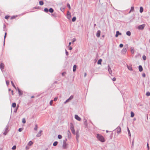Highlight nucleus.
Returning <instances> with one entry per match:
<instances>
[{
  "label": "nucleus",
  "mask_w": 150,
  "mask_h": 150,
  "mask_svg": "<svg viewBox=\"0 0 150 150\" xmlns=\"http://www.w3.org/2000/svg\"><path fill=\"white\" fill-rule=\"evenodd\" d=\"M96 137L101 142H105V140L103 137L101 135L99 134H97Z\"/></svg>",
  "instance_id": "obj_1"
},
{
  "label": "nucleus",
  "mask_w": 150,
  "mask_h": 150,
  "mask_svg": "<svg viewBox=\"0 0 150 150\" xmlns=\"http://www.w3.org/2000/svg\"><path fill=\"white\" fill-rule=\"evenodd\" d=\"M73 98V96H71L69 97V98L67 100L64 102V103L65 104H66L68 102H70V100H72Z\"/></svg>",
  "instance_id": "obj_2"
},
{
  "label": "nucleus",
  "mask_w": 150,
  "mask_h": 150,
  "mask_svg": "<svg viewBox=\"0 0 150 150\" xmlns=\"http://www.w3.org/2000/svg\"><path fill=\"white\" fill-rule=\"evenodd\" d=\"M8 125H7L5 128V130L3 133V134L4 135H6L8 132Z\"/></svg>",
  "instance_id": "obj_3"
},
{
  "label": "nucleus",
  "mask_w": 150,
  "mask_h": 150,
  "mask_svg": "<svg viewBox=\"0 0 150 150\" xmlns=\"http://www.w3.org/2000/svg\"><path fill=\"white\" fill-rule=\"evenodd\" d=\"M145 26V24H143L142 25H139L138 27V29L139 30H143L144 29Z\"/></svg>",
  "instance_id": "obj_4"
},
{
  "label": "nucleus",
  "mask_w": 150,
  "mask_h": 150,
  "mask_svg": "<svg viewBox=\"0 0 150 150\" xmlns=\"http://www.w3.org/2000/svg\"><path fill=\"white\" fill-rule=\"evenodd\" d=\"M67 145L68 144H67L66 142L64 141L63 142V144L62 145L63 148L65 149H67Z\"/></svg>",
  "instance_id": "obj_5"
},
{
  "label": "nucleus",
  "mask_w": 150,
  "mask_h": 150,
  "mask_svg": "<svg viewBox=\"0 0 150 150\" xmlns=\"http://www.w3.org/2000/svg\"><path fill=\"white\" fill-rule=\"evenodd\" d=\"M127 49V47H125L122 50V54H125L126 52Z\"/></svg>",
  "instance_id": "obj_6"
},
{
  "label": "nucleus",
  "mask_w": 150,
  "mask_h": 150,
  "mask_svg": "<svg viewBox=\"0 0 150 150\" xmlns=\"http://www.w3.org/2000/svg\"><path fill=\"white\" fill-rule=\"evenodd\" d=\"M70 129L71 130L72 133L74 134H75V131L74 130V127L72 125L71 126Z\"/></svg>",
  "instance_id": "obj_7"
},
{
  "label": "nucleus",
  "mask_w": 150,
  "mask_h": 150,
  "mask_svg": "<svg viewBox=\"0 0 150 150\" xmlns=\"http://www.w3.org/2000/svg\"><path fill=\"white\" fill-rule=\"evenodd\" d=\"M4 65L3 63H1L0 64V68L2 71H3V69L4 68Z\"/></svg>",
  "instance_id": "obj_8"
},
{
  "label": "nucleus",
  "mask_w": 150,
  "mask_h": 150,
  "mask_svg": "<svg viewBox=\"0 0 150 150\" xmlns=\"http://www.w3.org/2000/svg\"><path fill=\"white\" fill-rule=\"evenodd\" d=\"M76 138L77 141L78 142H79V131H77L76 134Z\"/></svg>",
  "instance_id": "obj_9"
},
{
  "label": "nucleus",
  "mask_w": 150,
  "mask_h": 150,
  "mask_svg": "<svg viewBox=\"0 0 150 150\" xmlns=\"http://www.w3.org/2000/svg\"><path fill=\"white\" fill-rule=\"evenodd\" d=\"M108 68L109 73L110 74H111L112 71L111 68L109 65H108Z\"/></svg>",
  "instance_id": "obj_10"
},
{
  "label": "nucleus",
  "mask_w": 150,
  "mask_h": 150,
  "mask_svg": "<svg viewBox=\"0 0 150 150\" xmlns=\"http://www.w3.org/2000/svg\"><path fill=\"white\" fill-rule=\"evenodd\" d=\"M117 133L119 134L121 132V128L120 127H118L117 129Z\"/></svg>",
  "instance_id": "obj_11"
},
{
  "label": "nucleus",
  "mask_w": 150,
  "mask_h": 150,
  "mask_svg": "<svg viewBox=\"0 0 150 150\" xmlns=\"http://www.w3.org/2000/svg\"><path fill=\"white\" fill-rule=\"evenodd\" d=\"M75 118L78 121H80L81 120V118L77 115H75Z\"/></svg>",
  "instance_id": "obj_12"
},
{
  "label": "nucleus",
  "mask_w": 150,
  "mask_h": 150,
  "mask_svg": "<svg viewBox=\"0 0 150 150\" xmlns=\"http://www.w3.org/2000/svg\"><path fill=\"white\" fill-rule=\"evenodd\" d=\"M17 90L18 92V94L19 96H21L23 95V91H21L18 88H17Z\"/></svg>",
  "instance_id": "obj_13"
},
{
  "label": "nucleus",
  "mask_w": 150,
  "mask_h": 150,
  "mask_svg": "<svg viewBox=\"0 0 150 150\" xmlns=\"http://www.w3.org/2000/svg\"><path fill=\"white\" fill-rule=\"evenodd\" d=\"M68 137L69 138H70L71 137V135L70 132L69 130L67 131Z\"/></svg>",
  "instance_id": "obj_14"
},
{
  "label": "nucleus",
  "mask_w": 150,
  "mask_h": 150,
  "mask_svg": "<svg viewBox=\"0 0 150 150\" xmlns=\"http://www.w3.org/2000/svg\"><path fill=\"white\" fill-rule=\"evenodd\" d=\"M100 30H98L97 31V32L96 33V36L97 37H99L100 36Z\"/></svg>",
  "instance_id": "obj_15"
},
{
  "label": "nucleus",
  "mask_w": 150,
  "mask_h": 150,
  "mask_svg": "<svg viewBox=\"0 0 150 150\" xmlns=\"http://www.w3.org/2000/svg\"><path fill=\"white\" fill-rule=\"evenodd\" d=\"M42 132V131L40 130V131L36 135V137H40L41 135V133Z\"/></svg>",
  "instance_id": "obj_16"
},
{
  "label": "nucleus",
  "mask_w": 150,
  "mask_h": 150,
  "mask_svg": "<svg viewBox=\"0 0 150 150\" xmlns=\"http://www.w3.org/2000/svg\"><path fill=\"white\" fill-rule=\"evenodd\" d=\"M121 34H122L121 33H120L119 31H116V34L115 35V36L116 37H117L118 36V35H121Z\"/></svg>",
  "instance_id": "obj_17"
},
{
  "label": "nucleus",
  "mask_w": 150,
  "mask_h": 150,
  "mask_svg": "<svg viewBox=\"0 0 150 150\" xmlns=\"http://www.w3.org/2000/svg\"><path fill=\"white\" fill-rule=\"evenodd\" d=\"M127 68L130 71H133V69L132 68V67L131 66H129L128 65H127Z\"/></svg>",
  "instance_id": "obj_18"
},
{
  "label": "nucleus",
  "mask_w": 150,
  "mask_h": 150,
  "mask_svg": "<svg viewBox=\"0 0 150 150\" xmlns=\"http://www.w3.org/2000/svg\"><path fill=\"white\" fill-rule=\"evenodd\" d=\"M139 69L140 72L142 71L143 70V68L142 66L139 65Z\"/></svg>",
  "instance_id": "obj_19"
},
{
  "label": "nucleus",
  "mask_w": 150,
  "mask_h": 150,
  "mask_svg": "<svg viewBox=\"0 0 150 150\" xmlns=\"http://www.w3.org/2000/svg\"><path fill=\"white\" fill-rule=\"evenodd\" d=\"M71 16L70 13L69 14H67V18L69 20H70L71 18Z\"/></svg>",
  "instance_id": "obj_20"
},
{
  "label": "nucleus",
  "mask_w": 150,
  "mask_h": 150,
  "mask_svg": "<svg viewBox=\"0 0 150 150\" xmlns=\"http://www.w3.org/2000/svg\"><path fill=\"white\" fill-rule=\"evenodd\" d=\"M76 65H74L73 66V71L74 72L76 71Z\"/></svg>",
  "instance_id": "obj_21"
},
{
  "label": "nucleus",
  "mask_w": 150,
  "mask_h": 150,
  "mask_svg": "<svg viewBox=\"0 0 150 150\" xmlns=\"http://www.w3.org/2000/svg\"><path fill=\"white\" fill-rule=\"evenodd\" d=\"M102 62V59H99L97 62V64H101V62Z\"/></svg>",
  "instance_id": "obj_22"
},
{
  "label": "nucleus",
  "mask_w": 150,
  "mask_h": 150,
  "mask_svg": "<svg viewBox=\"0 0 150 150\" xmlns=\"http://www.w3.org/2000/svg\"><path fill=\"white\" fill-rule=\"evenodd\" d=\"M130 50L131 52L133 54L134 52V48L133 47H132L130 48Z\"/></svg>",
  "instance_id": "obj_23"
},
{
  "label": "nucleus",
  "mask_w": 150,
  "mask_h": 150,
  "mask_svg": "<svg viewBox=\"0 0 150 150\" xmlns=\"http://www.w3.org/2000/svg\"><path fill=\"white\" fill-rule=\"evenodd\" d=\"M140 12L142 13L143 11V8L142 7H140Z\"/></svg>",
  "instance_id": "obj_24"
},
{
  "label": "nucleus",
  "mask_w": 150,
  "mask_h": 150,
  "mask_svg": "<svg viewBox=\"0 0 150 150\" xmlns=\"http://www.w3.org/2000/svg\"><path fill=\"white\" fill-rule=\"evenodd\" d=\"M49 11L51 13H52L54 12V10L52 8H50L49 9Z\"/></svg>",
  "instance_id": "obj_25"
},
{
  "label": "nucleus",
  "mask_w": 150,
  "mask_h": 150,
  "mask_svg": "<svg viewBox=\"0 0 150 150\" xmlns=\"http://www.w3.org/2000/svg\"><path fill=\"white\" fill-rule=\"evenodd\" d=\"M33 144V142L31 141H30L28 143V145L29 146H31Z\"/></svg>",
  "instance_id": "obj_26"
},
{
  "label": "nucleus",
  "mask_w": 150,
  "mask_h": 150,
  "mask_svg": "<svg viewBox=\"0 0 150 150\" xmlns=\"http://www.w3.org/2000/svg\"><path fill=\"white\" fill-rule=\"evenodd\" d=\"M126 34L128 36H130L131 35V32L130 31H128L127 32Z\"/></svg>",
  "instance_id": "obj_27"
},
{
  "label": "nucleus",
  "mask_w": 150,
  "mask_h": 150,
  "mask_svg": "<svg viewBox=\"0 0 150 150\" xmlns=\"http://www.w3.org/2000/svg\"><path fill=\"white\" fill-rule=\"evenodd\" d=\"M127 131H128L129 136V137H131V134H130V131L129 130V129L128 127L127 128Z\"/></svg>",
  "instance_id": "obj_28"
},
{
  "label": "nucleus",
  "mask_w": 150,
  "mask_h": 150,
  "mask_svg": "<svg viewBox=\"0 0 150 150\" xmlns=\"http://www.w3.org/2000/svg\"><path fill=\"white\" fill-rule=\"evenodd\" d=\"M57 144L58 142L57 141H55L53 143V146H55L57 145Z\"/></svg>",
  "instance_id": "obj_29"
},
{
  "label": "nucleus",
  "mask_w": 150,
  "mask_h": 150,
  "mask_svg": "<svg viewBox=\"0 0 150 150\" xmlns=\"http://www.w3.org/2000/svg\"><path fill=\"white\" fill-rule=\"evenodd\" d=\"M11 84L12 85V86L16 89V87L15 86L14 83H13V81H11Z\"/></svg>",
  "instance_id": "obj_30"
},
{
  "label": "nucleus",
  "mask_w": 150,
  "mask_h": 150,
  "mask_svg": "<svg viewBox=\"0 0 150 150\" xmlns=\"http://www.w3.org/2000/svg\"><path fill=\"white\" fill-rule=\"evenodd\" d=\"M134 113L132 112H131V117H133L134 116Z\"/></svg>",
  "instance_id": "obj_31"
},
{
  "label": "nucleus",
  "mask_w": 150,
  "mask_h": 150,
  "mask_svg": "<svg viewBox=\"0 0 150 150\" xmlns=\"http://www.w3.org/2000/svg\"><path fill=\"white\" fill-rule=\"evenodd\" d=\"M16 104L15 103H12V106L13 108H15L16 107Z\"/></svg>",
  "instance_id": "obj_32"
},
{
  "label": "nucleus",
  "mask_w": 150,
  "mask_h": 150,
  "mask_svg": "<svg viewBox=\"0 0 150 150\" xmlns=\"http://www.w3.org/2000/svg\"><path fill=\"white\" fill-rule=\"evenodd\" d=\"M44 4L43 2L42 1H39V4L40 5L42 6Z\"/></svg>",
  "instance_id": "obj_33"
},
{
  "label": "nucleus",
  "mask_w": 150,
  "mask_h": 150,
  "mask_svg": "<svg viewBox=\"0 0 150 150\" xmlns=\"http://www.w3.org/2000/svg\"><path fill=\"white\" fill-rule=\"evenodd\" d=\"M146 94L147 96H150V92H147L146 93Z\"/></svg>",
  "instance_id": "obj_34"
},
{
  "label": "nucleus",
  "mask_w": 150,
  "mask_h": 150,
  "mask_svg": "<svg viewBox=\"0 0 150 150\" xmlns=\"http://www.w3.org/2000/svg\"><path fill=\"white\" fill-rule=\"evenodd\" d=\"M22 122L24 124L26 122V121L25 119V118H23L22 119Z\"/></svg>",
  "instance_id": "obj_35"
},
{
  "label": "nucleus",
  "mask_w": 150,
  "mask_h": 150,
  "mask_svg": "<svg viewBox=\"0 0 150 150\" xmlns=\"http://www.w3.org/2000/svg\"><path fill=\"white\" fill-rule=\"evenodd\" d=\"M38 128V127L37 125H35V127L34 128V129L35 130H37Z\"/></svg>",
  "instance_id": "obj_36"
},
{
  "label": "nucleus",
  "mask_w": 150,
  "mask_h": 150,
  "mask_svg": "<svg viewBox=\"0 0 150 150\" xmlns=\"http://www.w3.org/2000/svg\"><path fill=\"white\" fill-rule=\"evenodd\" d=\"M76 17H73L72 19V21L73 22H74L75 21H76Z\"/></svg>",
  "instance_id": "obj_37"
},
{
  "label": "nucleus",
  "mask_w": 150,
  "mask_h": 150,
  "mask_svg": "<svg viewBox=\"0 0 150 150\" xmlns=\"http://www.w3.org/2000/svg\"><path fill=\"white\" fill-rule=\"evenodd\" d=\"M44 11L46 12H47L49 11V10L48 8H46L44 9Z\"/></svg>",
  "instance_id": "obj_38"
},
{
  "label": "nucleus",
  "mask_w": 150,
  "mask_h": 150,
  "mask_svg": "<svg viewBox=\"0 0 150 150\" xmlns=\"http://www.w3.org/2000/svg\"><path fill=\"white\" fill-rule=\"evenodd\" d=\"M58 138L59 139H61L62 138V136L61 135L59 134L58 136Z\"/></svg>",
  "instance_id": "obj_39"
},
{
  "label": "nucleus",
  "mask_w": 150,
  "mask_h": 150,
  "mask_svg": "<svg viewBox=\"0 0 150 150\" xmlns=\"http://www.w3.org/2000/svg\"><path fill=\"white\" fill-rule=\"evenodd\" d=\"M142 58L144 60H145L146 59V56L144 55L143 56Z\"/></svg>",
  "instance_id": "obj_40"
},
{
  "label": "nucleus",
  "mask_w": 150,
  "mask_h": 150,
  "mask_svg": "<svg viewBox=\"0 0 150 150\" xmlns=\"http://www.w3.org/2000/svg\"><path fill=\"white\" fill-rule=\"evenodd\" d=\"M67 6L69 9H71V6H70V4H67Z\"/></svg>",
  "instance_id": "obj_41"
},
{
  "label": "nucleus",
  "mask_w": 150,
  "mask_h": 150,
  "mask_svg": "<svg viewBox=\"0 0 150 150\" xmlns=\"http://www.w3.org/2000/svg\"><path fill=\"white\" fill-rule=\"evenodd\" d=\"M16 146L15 145L13 146L12 148V149L13 150H14L16 149Z\"/></svg>",
  "instance_id": "obj_42"
},
{
  "label": "nucleus",
  "mask_w": 150,
  "mask_h": 150,
  "mask_svg": "<svg viewBox=\"0 0 150 150\" xmlns=\"http://www.w3.org/2000/svg\"><path fill=\"white\" fill-rule=\"evenodd\" d=\"M23 129V128H20L19 129H18V131L19 132H21L22 131Z\"/></svg>",
  "instance_id": "obj_43"
},
{
  "label": "nucleus",
  "mask_w": 150,
  "mask_h": 150,
  "mask_svg": "<svg viewBox=\"0 0 150 150\" xmlns=\"http://www.w3.org/2000/svg\"><path fill=\"white\" fill-rule=\"evenodd\" d=\"M9 81H6V85L8 86L9 84Z\"/></svg>",
  "instance_id": "obj_44"
},
{
  "label": "nucleus",
  "mask_w": 150,
  "mask_h": 150,
  "mask_svg": "<svg viewBox=\"0 0 150 150\" xmlns=\"http://www.w3.org/2000/svg\"><path fill=\"white\" fill-rule=\"evenodd\" d=\"M53 100H50V105H52V103H53Z\"/></svg>",
  "instance_id": "obj_45"
},
{
  "label": "nucleus",
  "mask_w": 150,
  "mask_h": 150,
  "mask_svg": "<svg viewBox=\"0 0 150 150\" xmlns=\"http://www.w3.org/2000/svg\"><path fill=\"white\" fill-rule=\"evenodd\" d=\"M134 7H131L130 9V11H133L134 10Z\"/></svg>",
  "instance_id": "obj_46"
},
{
  "label": "nucleus",
  "mask_w": 150,
  "mask_h": 150,
  "mask_svg": "<svg viewBox=\"0 0 150 150\" xmlns=\"http://www.w3.org/2000/svg\"><path fill=\"white\" fill-rule=\"evenodd\" d=\"M76 39H75V38H73V39H72V42H75V41H76Z\"/></svg>",
  "instance_id": "obj_47"
},
{
  "label": "nucleus",
  "mask_w": 150,
  "mask_h": 150,
  "mask_svg": "<svg viewBox=\"0 0 150 150\" xmlns=\"http://www.w3.org/2000/svg\"><path fill=\"white\" fill-rule=\"evenodd\" d=\"M57 99H58L57 97H55L54 98V101H55L57 100Z\"/></svg>",
  "instance_id": "obj_48"
},
{
  "label": "nucleus",
  "mask_w": 150,
  "mask_h": 150,
  "mask_svg": "<svg viewBox=\"0 0 150 150\" xmlns=\"http://www.w3.org/2000/svg\"><path fill=\"white\" fill-rule=\"evenodd\" d=\"M65 53L66 55L68 56V52L66 50H65Z\"/></svg>",
  "instance_id": "obj_49"
},
{
  "label": "nucleus",
  "mask_w": 150,
  "mask_h": 150,
  "mask_svg": "<svg viewBox=\"0 0 150 150\" xmlns=\"http://www.w3.org/2000/svg\"><path fill=\"white\" fill-rule=\"evenodd\" d=\"M119 46L120 47H122L123 46V45L122 44H120V45Z\"/></svg>",
  "instance_id": "obj_50"
},
{
  "label": "nucleus",
  "mask_w": 150,
  "mask_h": 150,
  "mask_svg": "<svg viewBox=\"0 0 150 150\" xmlns=\"http://www.w3.org/2000/svg\"><path fill=\"white\" fill-rule=\"evenodd\" d=\"M9 17V16H5V18L6 19H7Z\"/></svg>",
  "instance_id": "obj_51"
},
{
  "label": "nucleus",
  "mask_w": 150,
  "mask_h": 150,
  "mask_svg": "<svg viewBox=\"0 0 150 150\" xmlns=\"http://www.w3.org/2000/svg\"><path fill=\"white\" fill-rule=\"evenodd\" d=\"M116 79L115 77H114L112 79V80L113 81H116Z\"/></svg>",
  "instance_id": "obj_52"
},
{
  "label": "nucleus",
  "mask_w": 150,
  "mask_h": 150,
  "mask_svg": "<svg viewBox=\"0 0 150 150\" xmlns=\"http://www.w3.org/2000/svg\"><path fill=\"white\" fill-rule=\"evenodd\" d=\"M142 76L143 77H145L146 76L145 74V73H143L142 74Z\"/></svg>",
  "instance_id": "obj_53"
},
{
  "label": "nucleus",
  "mask_w": 150,
  "mask_h": 150,
  "mask_svg": "<svg viewBox=\"0 0 150 150\" xmlns=\"http://www.w3.org/2000/svg\"><path fill=\"white\" fill-rule=\"evenodd\" d=\"M6 36L4 35V44H5V39L6 38Z\"/></svg>",
  "instance_id": "obj_54"
},
{
  "label": "nucleus",
  "mask_w": 150,
  "mask_h": 150,
  "mask_svg": "<svg viewBox=\"0 0 150 150\" xmlns=\"http://www.w3.org/2000/svg\"><path fill=\"white\" fill-rule=\"evenodd\" d=\"M147 146L148 149L149 150V147L148 144H147Z\"/></svg>",
  "instance_id": "obj_55"
},
{
  "label": "nucleus",
  "mask_w": 150,
  "mask_h": 150,
  "mask_svg": "<svg viewBox=\"0 0 150 150\" xmlns=\"http://www.w3.org/2000/svg\"><path fill=\"white\" fill-rule=\"evenodd\" d=\"M15 18V16H12L11 17V19H13Z\"/></svg>",
  "instance_id": "obj_56"
},
{
  "label": "nucleus",
  "mask_w": 150,
  "mask_h": 150,
  "mask_svg": "<svg viewBox=\"0 0 150 150\" xmlns=\"http://www.w3.org/2000/svg\"><path fill=\"white\" fill-rule=\"evenodd\" d=\"M69 50H71L72 49V48L71 47L69 46Z\"/></svg>",
  "instance_id": "obj_57"
},
{
  "label": "nucleus",
  "mask_w": 150,
  "mask_h": 150,
  "mask_svg": "<svg viewBox=\"0 0 150 150\" xmlns=\"http://www.w3.org/2000/svg\"><path fill=\"white\" fill-rule=\"evenodd\" d=\"M66 73L65 72H63L62 73V76H63L64 74H65Z\"/></svg>",
  "instance_id": "obj_58"
},
{
  "label": "nucleus",
  "mask_w": 150,
  "mask_h": 150,
  "mask_svg": "<svg viewBox=\"0 0 150 150\" xmlns=\"http://www.w3.org/2000/svg\"><path fill=\"white\" fill-rule=\"evenodd\" d=\"M71 42H69V45L68 46V47H69L70 46V45L71 44Z\"/></svg>",
  "instance_id": "obj_59"
},
{
  "label": "nucleus",
  "mask_w": 150,
  "mask_h": 150,
  "mask_svg": "<svg viewBox=\"0 0 150 150\" xmlns=\"http://www.w3.org/2000/svg\"><path fill=\"white\" fill-rule=\"evenodd\" d=\"M86 73H84V76L85 77H86Z\"/></svg>",
  "instance_id": "obj_60"
},
{
  "label": "nucleus",
  "mask_w": 150,
  "mask_h": 150,
  "mask_svg": "<svg viewBox=\"0 0 150 150\" xmlns=\"http://www.w3.org/2000/svg\"><path fill=\"white\" fill-rule=\"evenodd\" d=\"M4 27H3V29H5V28L6 27V25L5 24L4 25Z\"/></svg>",
  "instance_id": "obj_61"
},
{
  "label": "nucleus",
  "mask_w": 150,
  "mask_h": 150,
  "mask_svg": "<svg viewBox=\"0 0 150 150\" xmlns=\"http://www.w3.org/2000/svg\"><path fill=\"white\" fill-rule=\"evenodd\" d=\"M11 93H12V95H13V90H12L11 91Z\"/></svg>",
  "instance_id": "obj_62"
},
{
  "label": "nucleus",
  "mask_w": 150,
  "mask_h": 150,
  "mask_svg": "<svg viewBox=\"0 0 150 150\" xmlns=\"http://www.w3.org/2000/svg\"><path fill=\"white\" fill-rule=\"evenodd\" d=\"M57 83V81H55L54 82V83Z\"/></svg>",
  "instance_id": "obj_63"
},
{
  "label": "nucleus",
  "mask_w": 150,
  "mask_h": 150,
  "mask_svg": "<svg viewBox=\"0 0 150 150\" xmlns=\"http://www.w3.org/2000/svg\"><path fill=\"white\" fill-rule=\"evenodd\" d=\"M34 96H32L31 97V98H34Z\"/></svg>",
  "instance_id": "obj_64"
}]
</instances>
